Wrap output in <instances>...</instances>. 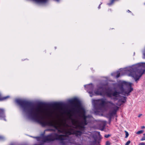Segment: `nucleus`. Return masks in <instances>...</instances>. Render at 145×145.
Instances as JSON below:
<instances>
[{"label":"nucleus","mask_w":145,"mask_h":145,"mask_svg":"<svg viewBox=\"0 0 145 145\" xmlns=\"http://www.w3.org/2000/svg\"><path fill=\"white\" fill-rule=\"evenodd\" d=\"M142 115V114H140L139 115V116H138V117H140Z\"/></svg>","instance_id":"aec40b11"},{"label":"nucleus","mask_w":145,"mask_h":145,"mask_svg":"<svg viewBox=\"0 0 145 145\" xmlns=\"http://www.w3.org/2000/svg\"><path fill=\"white\" fill-rule=\"evenodd\" d=\"M102 4V3H101L100 5H99L98 7V8L99 9L100 8V6Z\"/></svg>","instance_id":"a211bd4d"},{"label":"nucleus","mask_w":145,"mask_h":145,"mask_svg":"<svg viewBox=\"0 0 145 145\" xmlns=\"http://www.w3.org/2000/svg\"><path fill=\"white\" fill-rule=\"evenodd\" d=\"M143 135V136L140 139V140L141 141L145 140V133H144Z\"/></svg>","instance_id":"9d476101"},{"label":"nucleus","mask_w":145,"mask_h":145,"mask_svg":"<svg viewBox=\"0 0 145 145\" xmlns=\"http://www.w3.org/2000/svg\"><path fill=\"white\" fill-rule=\"evenodd\" d=\"M144 132V131L143 130H140L137 132L136 133L137 134H139L142 133Z\"/></svg>","instance_id":"9b49d317"},{"label":"nucleus","mask_w":145,"mask_h":145,"mask_svg":"<svg viewBox=\"0 0 145 145\" xmlns=\"http://www.w3.org/2000/svg\"><path fill=\"white\" fill-rule=\"evenodd\" d=\"M9 96H7L6 97H3L1 96V99H0L1 101L5 100L9 98Z\"/></svg>","instance_id":"1a4fd4ad"},{"label":"nucleus","mask_w":145,"mask_h":145,"mask_svg":"<svg viewBox=\"0 0 145 145\" xmlns=\"http://www.w3.org/2000/svg\"><path fill=\"white\" fill-rule=\"evenodd\" d=\"M141 128L142 129H144L145 128V127L144 126H142L141 127Z\"/></svg>","instance_id":"6ab92c4d"},{"label":"nucleus","mask_w":145,"mask_h":145,"mask_svg":"<svg viewBox=\"0 0 145 145\" xmlns=\"http://www.w3.org/2000/svg\"><path fill=\"white\" fill-rule=\"evenodd\" d=\"M138 145H145V143L144 142L140 143Z\"/></svg>","instance_id":"f3484780"},{"label":"nucleus","mask_w":145,"mask_h":145,"mask_svg":"<svg viewBox=\"0 0 145 145\" xmlns=\"http://www.w3.org/2000/svg\"><path fill=\"white\" fill-rule=\"evenodd\" d=\"M132 84L130 82L120 81L117 85L119 90L114 91H106L105 86L101 85L98 87V89L95 91V94L102 96L106 95L114 101L118 100L117 105L120 106L126 102L127 98L125 97L121 96L120 94L127 96L129 95V93L133 89L131 87Z\"/></svg>","instance_id":"f03ea898"},{"label":"nucleus","mask_w":145,"mask_h":145,"mask_svg":"<svg viewBox=\"0 0 145 145\" xmlns=\"http://www.w3.org/2000/svg\"><path fill=\"white\" fill-rule=\"evenodd\" d=\"M127 12H131L129 10H127Z\"/></svg>","instance_id":"4be33fe9"},{"label":"nucleus","mask_w":145,"mask_h":145,"mask_svg":"<svg viewBox=\"0 0 145 145\" xmlns=\"http://www.w3.org/2000/svg\"><path fill=\"white\" fill-rule=\"evenodd\" d=\"M144 4L145 5V3H144Z\"/></svg>","instance_id":"b1692460"},{"label":"nucleus","mask_w":145,"mask_h":145,"mask_svg":"<svg viewBox=\"0 0 145 145\" xmlns=\"http://www.w3.org/2000/svg\"><path fill=\"white\" fill-rule=\"evenodd\" d=\"M110 136V135H105V138H107Z\"/></svg>","instance_id":"2eb2a0df"},{"label":"nucleus","mask_w":145,"mask_h":145,"mask_svg":"<svg viewBox=\"0 0 145 145\" xmlns=\"http://www.w3.org/2000/svg\"><path fill=\"white\" fill-rule=\"evenodd\" d=\"M106 145H110V142L108 141H107L106 142Z\"/></svg>","instance_id":"dca6fc26"},{"label":"nucleus","mask_w":145,"mask_h":145,"mask_svg":"<svg viewBox=\"0 0 145 145\" xmlns=\"http://www.w3.org/2000/svg\"><path fill=\"white\" fill-rule=\"evenodd\" d=\"M70 103H71L72 104L74 103H75V106H77L79 105L80 104V103L78 100L74 99L73 100L70 101Z\"/></svg>","instance_id":"0eeeda50"},{"label":"nucleus","mask_w":145,"mask_h":145,"mask_svg":"<svg viewBox=\"0 0 145 145\" xmlns=\"http://www.w3.org/2000/svg\"><path fill=\"white\" fill-rule=\"evenodd\" d=\"M136 66L133 65L123 69H120L119 71L112 73L111 75L114 76L116 75V78H118L120 75H124L126 73L129 72V75L133 78L135 81H136L142 76L144 72H142L141 70L138 69L136 67Z\"/></svg>","instance_id":"20e7f679"},{"label":"nucleus","mask_w":145,"mask_h":145,"mask_svg":"<svg viewBox=\"0 0 145 145\" xmlns=\"http://www.w3.org/2000/svg\"><path fill=\"white\" fill-rule=\"evenodd\" d=\"M84 87L86 88L87 91L89 94L90 96L92 97L93 95V86L92 84H91L89 85H85Z\"/></svg>","instance_id":"423d86ee"},{"label":"nucleus","mask_w":145,"mask_h":145,"mask_svg":"<svg viewBox=\"0 0 145 145\" xmlns=\"http://www.w3.org/2000/svg\"><path fill=\"white\" fill-rule=\"evenodd\" d=\"M54 105H55V106H56V105H57V103H55V104H54Z\"/></svg>","instance_id":"412c9836"},{"label":"nucleus","mask_w":145,"mask_h":145,"mask_svg":"<svg viewBox=\"0 0 145 145\" xmlns=\"http://www.w3.org/2000/svg\"><path fill=\"white\" fill-rule=\"evenodd\" d=\"M131 141L130 140H128L127 142L126 143L125 145H129V144L130 143Z\"/></svg>","instance_id":"f8f14e48"},{"label":"nucleus","mask_w":145,"mask_h":145,"mask_svg":"<svg viewBox=\"0 0 145 145\" xmlns=\"http://www.w3.org/2000/svg\"><path fill=\"white\" fill-rule=\"evenodd\" d=\"M1 120H6L5 117V116L4 114V110L3 109H1Z\"/></svg>","instance_id":"6e6552de"},{"label":"nucleus","mask_w":145,"mask_h":145,"mask_svg":"<svg viewBox=\"0 0 145 145\" xmlns=\"http://www.w3.org/2000/svg\"><path fill=\"white\" fill-rule=\"evenodd\" d=\"M101 131H103V129H101Z\"/></svg>","instance_id":"5701e85b"},{"label":"nucleus","mask_w":145,"mask_h":145,"mask_svg":"<svg viewBox=\"0 0 145 145\" xmlns=\"http://www.w3.org/2000/svg\"><path fill=\"white\" fill-rule=\"evenodd\" d=\"M101 135L100 133L99 132L94 131L92 134V136L90 137V139H92L91 142L94 144H96L97 143V137H100Z\"/></svg>","instance_id":"39448f33"},{"label":"nucleus","mask_w":145,"mask_h":145,"mask_svg":"<svg viewBox=\"0 0 145 145\" xmlns=\"http://www.w3.org/2000/svg\"><path fill=\"white\" fill-rule=\"evenodd\" d=\"M16 102L22 108L24 112H27L29 118L38 122L42 127L48 126L52 128L46 129L45 131H56L64 135H59L53 133L44 136L42 138L43 143L49 142L55 140H61V145H73L68 136L75 134L76 137L80 136L84 133V126L87 124V119L89 117L85 115V110L80 108L76 113L68 112L67 119L61 122L48 120L46 116H51L47 110L39 106H35L31 102L26 100L17 99Z\"/></svg>","instance_id":"f257e3e1"},{"label":"nucleus","mask_w":145,"mask_h":145,"mask_svg":"<svg viewBox=\"0 0 145 145\" xmlns=\"http://www.w3.org/2000/svg\"><path fill=\"white\" fill-rule=\"evenodd\" d=\"M92 103L93 106V111L96 114L103 112L106 106L108 107L110 109L108 115L110 117L116 114L119 108V107L112 101H107L105 99L93 100Z\"/></svg>","instance_id":"7ed1b4c3"},{"label":"nucleus","mask_w":145,"mask_h":145,"mask_svg":"<svg viewBox=\"0 0 145 145\" xmlns=\"http://www.w3.org/2000/svg\"><path fill=\"white\" fill-rule=\"evenodd\" d=\"M0 138H1V141L5 139V138L3 136H1Z\"/></svg>","instance_id":"ddd939ff"},{"label":"nucleus","mask_w":145,"mask_h":145,"mask_svg":"<svg viewBox=\"0 0 145 145\" xmlns=\"http://www.w3.org/2000/svg\"><path fill=\"white\" fill-rule=\"evenodd\" d=\"M125 133H125L126 134L125 137L127 138V137H128V136L129 135V134H128V133L126 131H125Z\"/></svg>","instance_id":"4468645a"}]
</instances>
